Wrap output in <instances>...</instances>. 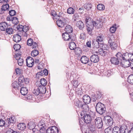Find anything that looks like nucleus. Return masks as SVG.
<instances>
[{"label": "nucleus", "instance_id": "nucleus-10", "mask_svg": "<svg viewBox=\"0 0 133 133\" xmlns=\"http://www.w3.org/2000/svg\"><path fill=\"white\" fill-rule=\"evenodd\" d=\"M34 60L31 57H28L26 59L27 66L29 67H32L34 64Z\"/></svg>", "mask_w": 133, "mask_h": 133}, {"label": "nucleus", "instance_id": "nucleus-49", "mask_svg": "<svg viewBox=\"0 0 133 133\" xmlns=\"http://www.w3.org/2000/svg\"><path fill=\"white\" fill-rule=\"evenodd\" d=\"M21 48V45L19 44H15L14 46V49L16 51H19Z\"/></svg>", "mask_w": 133, "mask_h": 133}, {"label": "nucleus", "instance_id": "nucleus-51", "mask_svg": "<svg viewBox=\"0 0 133 133\" xmlns=\"http://www.w3.org/2000/svg\"><path fill=\"white\" fill-rule=\"evenodd\" d=\"M7 120L8 121V123L9 124L14 123L15 121V120L14 119H13L11 117L7 118Z\"/></svg>", "mask_w": 133, "mask_h": 133}, {"label": "nucleus", "instance_id": "nucleus-23", "mask_svg": "<svg viewBox=\"0 0 133 133\" xmlns=\"http://www.w3.org/2000/svg\"><path fill=\"white\" fill-rule=\"evenodd\" d=\"M96 53H98L99 55L103 56H104L107 53V52L106 51L104 50L101 48L99 49L98 51H96L95 52Z\"/></svg>", "mask_w": 133, "mask_h": 133}, {"label": "nucleus", "instance_id": "nucleus-28", "mask_svg": "<svg viewBox=\"0 0 133 133\" xmlns=\"http://www.w3.org/2000/svg\"><path fill=\"white\" fill-rule=\"evenodd\" d=\"M26 100L28 101L32 102V101H34L35 98L34 96L31 95H28L26 97Z\"/></svg>", "mask_w": 133, "mask_h": 133}, {"label": "nucleus", "instance_id": "nucleus-45", "mask_svg": "<svg viewBox=\"0 0 133 133\" xmlns=\"http://www.w3.org/2000/svg\"><path fill=\"white\" fill-rule=\"evenodd\" d=\"M113 133H121V128L116 127H114Z\"/></svg>", "mask_w": 133, "mask_h": 133}, {"label": "nucleus", "instance_id": "nucleus-26", "mask_svg": "<svg viewBox=\"0 0 133 133\" xmlns=\"http://www.w3.org/2000/svg\"><path fill=\"white\" fill-rule=\"evenodd\" d=\"M121 133H129L128 129L127 127L125 125L122 126L121 127Z\"/></svg>", "mask_w": 133, "mask_h": 133}, {"label": "nucleus", "instance_id": "nucleus-19", "mask_svg": "<svg viewBox=\"0 0 133 133\" xmlns=\"http://www.w3.org/2000/svg\"><path fill=\"white\" fill-rule=\"evenodd\" d=\"M105 119L106 122L109 125H111L113 123L112 118L109 116H107L105 117Z\"/></svg>", "mask_w": 133, "mask_h": 133}, {"label": "nucleus", "instance_id": "nucleus-12", "mask_svg": "<svg viewBox=\"0 0 133 133\" xmlns=\"http://www.w3.org/2000/svg\"><path fill=\"white\" fill-rule=\"evenodd\" d=\"M9 25L6 22H2L0 23V30L3 31H5Z\"/></svg>", "mask_w": 133, "mask_h": 133}, {"label": "nucleus", "instance_id": "nucleus-54", "mask_svg": "<svg viewBox=\"0 0 133 133\" xmlns=\"http://www.w3.org/2000/svg\"><path fill=\"white\" fill-rule=\"evenodd\" d=\"M13 19L12 21V23L15 24H16L18 23V20L17 18L13 17Z\"/></svg>", "mask_w": 133, "mask_h": 133}, {"label": "nucleus", "instance_id": "nucleus-8", "mask_svg": "<svg viewBox=\"0 0 133 133\" xmlns=\"http://www.w3.org/2000/svg\"><path fill=\"white\" fill-rule=\"evenodd\" d=\"M21 54H20L17 53L16 54L15 58L17 60V63L20 66H22L23 64L24 60L23 58H21Z\"/></svg>", "mask_w": 133, "mask_h": 133}, {"label": "nucleus", "instance_id": "nucleus-17", "mask_svg": "<svg viewBox=\"0 0 133 133\" xmlns=\"http://www.w3.org/2000/svg\"><path fill=\"white\" fill-rule=\"evenodd\" d=\"M62 36L63 39L65 41H68L70 39L71 41V37L69 33L65 32L62 34Z\"/></svg>", "mask_w": 133, "mask_h": 133}, {"label": "nucleus", "instance_id": "nucleus-4", "mask_svg": "<svg viewBox=\"0 0 133 133\" xmlns=\"http://www.w3.org/2000/svg\"><path fill=\"white\" fill-rule=\"evenodd\" d=\"M96 109V111L100 114H102L105 112V108L104 105L101 103H98L97 104Z\"/></svg>", "mask_w": 133, "mask_h": 133}, {"label": "nucleus", "instance_id": "nucleus-62", "mask_svg": "<svg viewBox=\"0 0 133 133\" xmlns=\"http://www.w3.org/2000/svg\"><path fill=\"white\" fill-rule=\"evenodd\" d=\"M5 124V121L2 119H0V127H2L4 126Z\"/></svg>", "mask_w": 133, "mask_h": 133}, {"label": "nucleus", "instance_id": "nucleus-24", "mask_svg": "<svg viewBox=\"0 0 133 133\" xmlns=\"http://www.w3.org/2000/svg\"><path fill=\"white\" fill-rule=\"evenodd\" d=\"M38 73V75L41 76H43L44 75L46 76L48 74V71L46 69H44L41 70Z\"/></svg>", "mask_w": 133, "mask_h": 133}, {"label": "nucleus", "instance_id": "nucleus-43", "mask_svg": "<svg viewBox=\"0 0 133 133\" xmlns=\"http://www.w3.org/2000/svg\"><path fill=\"white\" fill-rule=\"evenodd\" d=\"M79 19V17L77 13L75 14L72 16V19L74 21H76L77 20Z\"/></svg>", "mask_w": 133, "mask_h": 133}, {"label": "nucleus", "instance_id": "nucleus-57", "mask_svg": "<svg viewBox=\"0 0 133 133\" xmlns=\"http://www.w3.org/2000/svg\"><path fill=\"white\" fill-rule=\"evenodd\" d=\"M116 29V26H113L110 28V31L111 33H114Z\"/></svg>", "mask_w": 133, "mask_h": 133}, {"label": "nucleus", "instance_id": "nucleus-18", "mask_svg": "<svg viewBox=\"0 0 133 133\" xmlns=\"http://www.w3.org/2000/svg\"><path fill=\"white\" fill-rule=\"evenodd\" d=\"M117 58L115 57H112L111 58L110 60L111 62L113 64L115 65H117L119 63V59H120L118 58L117 57Z\"/></svg>", "mask_w": 133, "mask_h": 133}, {"label": "nucleus", "instance_id": "nucleus-46", "mask_svg": "<svg viewBox=\"0 0 133 133\" xmlns=\"http://www.w3.org/2000/svg\"><path fill=\"white\" fill-rule=\"evenodd\" d=\"M9 7V5L8 4H5L2 6L1 10H3L4 11H6L8 9Z\"/></svg>", "mask_w": 133, "mask_h": 133}, {"label": "nucleus", "instance_id": "nucleus-40", "mask_svg": "<svg viewBox=\"0 0 133 133\" xmlns=\"http://www.w3.org/2000/svg\"><path fill=\"white\" fill-rule=\"evenodd\" d=\"M99 47V44L98 42L96 41L93 43V49L94 50L98 48ZM94 51H95L94 50Z\"/></svg>", "mask_w": 133, "mask_h": 133}, {"label": "nucleus", "instance_id": "nucleus-7", "mask_svg": "<svg viewBox=\"0 0 133 133\" xmlns=\"http://www.w3.org/2000/svg\"><path fill=\"white\" fill-rule=\"evenodd\" d=\"M99 61V57L97 55H92L90 58V62H89V65L90 66L92 64V63H97Z\"/></svg>", "mask_w": 133, "mask_h": 133}, {"label": "nucleus", "instance_id": "nucleus-52", "mask_svg": "<svg viewBox=\"0 0 133 133\" xmlns=\"http://www.w3.org/2000/svg\"><path fill=\"white\" fill-rule=\"evenodd\" d=\"M92 5L90 4H85L84 8L87 10H89L91 8Z\"/></svg>", "mask_w": 133, "mask_h": 133}, {"label": "nucleus", "instance_id": "nucleus-42", "mask_svg": "<svg viewBox=\"0 0 133 133\" xmlns=\"http://www.w3.org/2000/svg\"><path fill=\"white\" fill-rule=\"evenodd\" d=\"M97 9L99 10H103L105 9L104 5L102 4H98L97 6Z\"/></svg>", "mask_w": 133, "mask_h": 133}, {"label": "nucleus", "instance_id": "nucleus-15", "mask_svg": "<svg viewBox=\"0 0 133 133\" xmlns=\"http://www.w3.org/2000/svg\"><path fill=\"white\" fill-rule=\"evenodd\" d=\"M80 61L83 63L86 64H88V65H89V62H90L88 58L85 56H83L81 58Z\"/></svg>", "mask_w": 133, "mask_h": 133}, {"label": "nucleus", "instance_id": "nucleus-41", "mask_svg": "<svg viewBox=\"0 0 133 133\" xmlns=\"http://www.w3.org/2000/svg\"><path fill=\"white\" fill-rule=\"evenodd\" d=\"M71 83L72 84L73 89L74 88L77 87L79 84H78V81L77 80H73L71 81Z\"/></svg>", "mask_w": 133, "mask_h": 133}, {"label": "nucleus", "instance_id": "nucleus-36", "mask_svg": "<svg viewBox=\"0 0 133 133\" xmlns=\"http://www.w3.org/2000/svg\"><path fill=\"white\" fill-rule=\"evenodd\" d=\"M81 108L83 109L84 111L85 112L89 110V108L88 105L87 104H84V103Z\"/></svg>", "mask_w": 133, "mask_h": 133}, {"label": "nucleus", "instance_id": "nucleus-14", "mask_svg": "<svg viewBox=\"0 0 133 133\" xmlns=\"http://www.w3.org/2000/svg\"><path fill=\"white\" fill-rule=\"evenodd\" d=\"M41 122L40 121L38 124L40 126H42V127L38 129H37L36 128H33L32 129L33 133H39V131H40L42 129L43 130V129H45L44 127V126L45 125L44 124H41Z\"/></svg>", "mask_w": 133, "mask_h": 133}, {"label": "nucleus", "instance_id": "nucleus-64", "mask_svg": "<svg viewBox=\"0 0 133 133\" xmlns=\"http://www.w3.org/2000/svg\"><path fill=\"white\" fill-rule=\"evenodd\" d=\"M23 30L22 32H27L29 29L28 27L23 26Z\"/></svg>", "mask_w": 133, "mask_h": 133}, {"label": "nucleus", "instance_id": "nucleus-50", "mask_svg": "<svg viewBox=\"0 0 133 133\" xmlns=\"http://www.w3.org/2000/svg\"><path fill=\"white\" fill-rule=\"evenodd\" d=\"M75 52L76 54L77 55H79L82 53L81 49L79 48H77L75 49Z\"/></svg>", "mask_w": 133, "mask_h": 133}, {"label": "nucleus", "instance_id": "nucleus-20", "mask_svg": "<svg viewBox=\"0 0 133 133\" xmlns=\"http://www.w3.org/2000/svg\"><path fill=\"white\" fill-rule=\"evenodd\" d=\"M21 36L18 34L15 35L13 37L14 41L16 42H18L21 40Z\"/></svg>", "mask_w": 133, "mask_h": 133}, {"label": "nucleus", "instance_id": "nucleus-16", "mask_svg": "<svg viewBox=\"0 0 133 133\" xmlns=\"http://www.w3.org/2000/svg\"><path fill=\"white\" fill-rule=\"evenodd\" d=\"M83 99L84 102L86 104L89 103L91 101L90 97L87 95H84Z\"/></svg>", "mask_w": 133, "mask_h": 133}, {"label": "nucleus", "instance_id": "nucleus-56", "mask_svg": "<svg viewBox=\"0 0 133 133\" xmlns=\"http://www.w3.org/2000/svg\"><path fill=\"white\" fill-rule=\"evenodd\" d=\"M101 49L103 50H104L106 51V52H108V47L106 44H103L102 46V48Z\"/></svg>", "mask_w": 133, "mask_h": 133}, {"label": "nucleus", "instance_id": "nucleus-9", "mask_svg": "<svg viewBox=\"0 0 133 133\" xmlns=\"http://www.w3.org/2000/svg\"><path fill=\"white\" fill-rule=\"evenodd\" d=\"M120 60H122V61L121 62V64L123 67L126 68L130 66L131 63L130 61L126 60L125 59Z\"/></svg>", "mask_w": 133, "mask_h": 133}, {"label": "nucleus", "instance_id": "nucleus-34", "mask_svg": "<svg viewBox=\"0 0 133 133\" xmlns=\"http://www.w3.org/2000/svg\"><path fill=\"white\" fill-rule=\"evenodd\" d=\"M113 128H112L111 127H109L106 128L105 130V133H113Z\"/></svg>", "mask_w": 133, "mask_h": 133}, {"label": "nucleus", "instance_id": "nucleus-25", "mask_svg": "<svg viewBox=\"0 0 133 133\" xmlns=\"http://www.w3.org/2000/svg\"><path fill=\"white\" fill-rule=\"evenodd\" d=\"M64 30L66 32L70 34L73 31L71 26L69 25H67L66 26Z\"/></svg>", "mask_w": 133, "mask_h": 133}, {"label": "nucleus", "instance_id": "nucleus-30", "mask_svg": "<svg viewBox=\"0 0 133 133\" xmlns=\"http://www.w3.org/2000/svg\"><path fill=\"white\" fill-rule=\"evenodd\" d=\"M12 85L13 88H16L17 89H19V87H21L18 82L17 81H15L13 82L12 83Z\"/></svg>", "mask_w": 133, "mask_h": 133}, {"label": "nucleus", "instance_id": "nucleus-11", "mask_svg": "<svg viewBox=\"0 0 133 133\" xmlns=\"http://www.w3.org/2000/svg\"><path fill=\"white\" fill-rule=\"evenodd\" d=\"M58 130L55 126L49 127L47 130L46 133H58Z\"/></svg>", "mask_w": 133, "mask_h": 133}, {"label": "nucleus", "instance_id": "nucleus-59", "mask_svg": "<svg viewBox=\"0 0 133 133\" xmlns=\"http://www.w3.org/2000/svg\"><path fill=\"white\" fill-rule=\"evenodd\" d=\"M9 13L10 15L12 17H13V16L15 15L16 14V12L14 10H11L10 11Z\"/></svg>", "mask_w": 133, "mask_h": 133}, {"label": "nucleus", "instance_id": "nucleus-58", "mask_svg": "<svg viewBox=\"0 0 133 133\" xmlns=\"http://www.w3.org/2000/svg\"><path fill=\"white\" fill-rule=\"evenodd\" d=\"M33 93L35 95H38L40 94V90L38 88L36 89H34L33 91Z\"/></svg>", "mask_w": 133, "mask_h": 133}, {"label": "nucleus", "instance_id": "nucleus-6", "mask_svg": "<svg viewBox=\"0 0 133 133\" xmlns=\"http://www.w3.org/2000/svg\"><path fill=\"white\" fill-rule=\"evenodd\" d=\"M56 22L58 26L61 28L63 27L65 24H66V23L65 19L63 18H58Z\"/></svg>", "mask_w": 133, "mask_h": 133}, {"label": "nucleus", "instance_id": "nucleus-61", "mask_svg": "<svg viewBox=\"0 0 133 133\" xmlns=\"http://www.w3.org/2000/svg\"><path fill=\"white\" fill-rule=\"evenodd\" d=\"M52 16L57 18V13L54 11H52L51 12Z\"/></svg>", "mask_w": 133, "mask_h": 133}, {"label": "nucleus", "instance_id": "nucleus-21", "mask_svg": "<svg viewBox=\"0 0 133 133\" xmlns=\"http://www.w3.org/2000/svg\"><path fill=\"white\" fill-rule=\"evenodd\" d=\"M26 127V124L23 123H21L18 124L17 126V128L20 130H24Z\"/></svg>", "mask_w": 133, "mask_h": 133}, {"label": "nucleus", "instance_id": "nucleus-53", "mask_svg": "<svg viewBox=\"0 0 133 133\" xmlns=\"http://www.w3.org/2000/svg\"><path fill=\"white\" fill-rule=\"evenodd\" d=\"M33 42V40L32 39H29L27 41V44L29 46H31Z\"/></svg>", "mask_w": 133, "mask_h": 133}, {"label": "nucleus", "instance_id": "nucleus-63", "mask_svg": "<svg viewBox=\"0 0 133 133\" xmlns=\"http://www.w3.org/2000/svg\"><path fill=\"white\" fill-rule=\"evenodd\" d=\"M86 37V36L85 34L84 33H81L80 36V39H84Z\"/></svg>", "mask_w": 133, "mask_h": 133}, {"label": "nucleus", "instance_id": "nucleus-60", "mask_svg": "<svg viewBox=\"0 0 133 133\" xmlns=\"http://www.w3.org/2000/svg\"><path fill=\"white\" fill-rule=\"evenodd\" d=\"M6 133H18L16 131L12 129H9L8 130Z\"/></svg>", "mask_w": 133, "mask_h": 133}, {"label": "nucleus", "instance_id": "nucleus-2", "mask_svg": "<svg viewBox=\"0 0 133 133\" xmlns=\"http://www.w3.org/2000/svg\"><path fill=\"white\" fill-rule=\"evenodd\" d=\"M116 56L120 59H125L126 60L129 61L133 60L132 54L129 53L127 52L124 53L123 54L120 52H118L116 55Z\"/></svg>", "mask_w": 133, "mask_h": 133}, {"label": "nucleus", "instance_id": "nucleus-44", "mask_svg": "<svg viewBox=\"0 0 133 133\" xmlns=\"http://www.w3.org/2000/svg\"><path fill=\"white\" fill-rule=\"evenodd\" d=\"M103 74L105 75L109 76L112 74V72L111 70H108L107 71H103Z\"/></svg>", "mask_w": 133, "mask_h": 133}, {"label": "nucleus", "instance_id": "nucleus-29", "mask_svg": "<svg viewBox=\"0 0 133 133\" xmlns=\"http://www.w3.org/2000/svg\"><path fill=\"white\" fill-rule=\"evenodd\" d=\"M20 92L23 95H26L28 92V90L26 88H21L20 89Z\"/></svg>", "mask_w": 133, "mask_h": 133}, {"label": "nucleus", "instance_id": "nucleus-33", "mask_svg": "<svg viewBox=\"0 0 133 133\" xmlns=\"http://www.w3.org/2000/svg\"><path fill=\"white\" fill-rule=\"evenodd\" d=\"M69 47L70 49L74 50L76 48V45L74 42H72L70 43Z\"/></svg>", "mask_w": 133, "mask_h": 133}, {"label": "nucleus", "instance_id": "nucleus-35", "mask_svg": "<svg viewBox=\"0 0 133 133\" xmlns=\"http://www.w3.org/2000/svg\"><path fill=\"white\" fill-rule=\"evenodd\" d=\"M5 31L9 34L10 35L13 34L14 30L12 27H8Z\"/></svg>", "mask_w": 133, "mask_h": 133}, {"label": "nucleus", "instance_id": "nucleus-32", "mask_svg": "<svg viewBox=\"0 0 133 133\" xmlns=\"http://www.w3.org/2000/svg\"><path fill=\"white\" fill-rule=\"evenodd\" d=\"M39 89L40 90V94H44L46 92L45 87L44 86H39Z\"/></svg>", "mask_w": 133, "mask_h": 133}, {"label": "nucleus", "instance_id": "nucleus-22", "mask_svg": "<svg viewBox=\"0 0 133 133\" xmlns=\"http://www.w3.org/2000/svg\"><path fill=\"white\" fill-rule=\"evenodd\" d=\"M76 25L77 27L80 30L82 29L84 27V23L81 21L79 20L77 21Z\"/></svg>", "mask_w": 133, "mask_h": 133}, {"label": "nucleus", "instance_id": "nucleus-55", "mask_svg": "<svg viewBox=\"0 0 133 133\" xmlns=\"http://www.w3.org/2000/svg\"><path fill=\"white\" fill-rule=\"evenodd\" d=\"M23 26L22 25H18L17 27V30H18V31L22 32L23 30Z\"/></svg>", "mask_w": 133, "mask_h": 133}, {"label": "nucleus", "instance_id": "nucleus-13", "mask_svg": "<svg viewBox=\"0 0 133 133\" xmlns=\"http://www.w3.org/2000/svg\"><path fill=\"white\" fill-rule=\"evenodd\" d=\"M93 26L89 24H87L86 29L87 33L91 35L92 34V30L93 29Z\"/></svg>", "mask_w": 133, "mask_h": 133}, {"label": "nucleus", "instance_id": "nucleus-1", "mask_svg": "<svg viewBox=\"0 0 133 133\" xmlns=\"http://www.w3.org/2000/svg\"><path fill=\"white\" fill-rule=\"evenodd\" d=\"M103 125V123L101 118L97 117L92 119L89 126V129L92 133H96V127L98 128H101Z\"/></svg>", "mask_w": 133, "mask_h": 133}, {"label": "nucleus", "instance_id": "nucleus-38", "mask_svg": "<svg viewBox=\"0 0 133 133\" xmlns=\"http://www.w3.org/2000/svg\"><path fill=\"white\" fill-rule=\"evenodd\" d=\"M128 81L129 83L133 84V74L131 75L128 77Z\"/></svg>", "mask_w": 133, "mask_h": 133}, {"label": "nucleus", "instance_id": "nucleus-48", "mask_svg": "<svg viewBox=\"0 0 133 133\" xmlns=\"http://www.w3.org/2000/svg\"><path fill=\"white\" fill-rule=\"evenodd\" d=\"M38 54V51L37 50H33L31 53V56L33 57H35Z\"/></svg>", "mask_w": 133, "mask_h": 133}, {"label": "nucleus", "instance_id": "nucleus-47", "mask_svg": "<svg viewBox=\"0 0 133 133\" xmlns=\"http://www.w3.org/2000/svg\"><path fill=\"white\" fill-rule=\"evenodd\" d=\"M74 12L75 10L71 7L69 8L67 10L68 13L69 14H74Z\"/></svg>", "mask_w": 133, "mask_h": 133}, {"label": "nucleus", "instance_id": "nucleus-5", "mask_svg": "<svg viewBox=\"0 0 133 133\" xmlns=\"http://www.w3.org/2000/svg\"><path fill=\"white\" fill-rule=\"evenodd\" d=\"M91 113L93 114L94 115H95L94 113L92 111H91V112L90 113V115L87 113L84 114L83 116L84 121L86 124H90L92 121V119H94L92 118L91 117Z\"/></svg>", "mask_w": 133, "mask_h": 133}, {"label": "nucleus", "instance_id": "nucleus-39", "mask_svg": "<svg viewBox=\"0 0 133 133\" xmlns=\"http://www.w3.org/2000/svg\"><path fill=\"white\" fill-rule=\"evenodd\" d=\"M40 83L42 86L45 87L47 83V82L46 80L44 78L41 79L40 80Z\"/></svg>", "mask_w": 133, "mask_h": 133}, {"label": "nucleus", "instance_id": "nucleus-37", "mask_svg": "<svg viewBox=\"0 0 133 133\" xmlns=\"http://www.w3.org/2000/svg\"><path fill=\"white\" fill-rule=\"evenodd\" d=\"M104 38V36L102 35L98 36L96 38V41L99 42L103 41Z\"/></svg>", "mask_w": 133, "mask_h": 133}, {"label": "nucleus", "instance_id": "nucleus-27", "mask_svg": "<svg viewBox=\"0 0 133 133\" xmlns=\"http://www.w3.org/2000/svg\"><path fill=\"white\" fill-rule=\"evenodd\" d=\"M83 103V102L80 101L78 99H76L75 103V104L77 107L81 108Z\"/></svg>", "mask_w": 133, "mask_h": 133}, {"label": "nucleus", "instance_id": "nucleus-31", "mask_svg": "<svg viewBox=\"0 0 133 133\" xmlns=\"http://www.w3.org/2000/svg\"><path fill=\"white\" fill-rule=\"evenodd\" d=\"M35 124L34 123L33 120L32 121H30L28 124V127L30 129H31L35 127Z\"/></svg>", "mask_w": 133, "mask_h": 133}, {"label": "nucleus", "instance_id": "nucleus-3", "mask_svg": "<svg viewBox=\"0 0 133 133\" xmlns=\"http://www.w3.org/2000/svg\"><path fill=\"white\" fill-rule=\"evenodd\" d=\"M111 35H108L107 39L108 40V43L110 44L111 49L113 50H115L117 49L118 45L116 42H114L113 36L111 33Z\"/></svg>", "mask_w": 133, "mask_h": 133}]
</instances>
